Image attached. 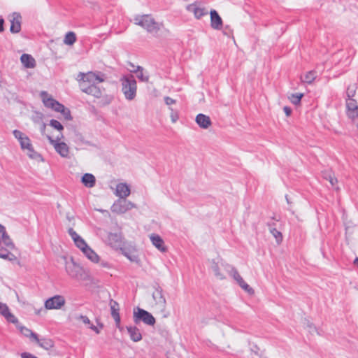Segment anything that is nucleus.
<instances>
[{
    "instance_id": "obj_23",
    "label": "nucleus",
    "mask_w": 358,
    "mask_h": 358,
    "mask_svg": "<svg viewBox=\"0 0 358 358\" xmlns=\"http://www.w3.org/2000/svg\"><path fill=\"white\" fill-rule=\"evenodd\" d=\"M127 332L131 341L138 342L142 340V335L139 329L136 326H127Z\"/></svg>"
},
{
    "instance_id": "obj_47",
    "label": "nucleus",
    "mask_w": 358,
    "mask_h": 358,
    "mask_svg": "<svg viewBox=\"0 0 358 358\" xmlns=\"http://www.w3.org/2000/svg\"><path fill=\"white\" fill-rule=\"evenodd\" d=\"M22 358H36V357L34 356L32 354L29 352H22L21 354Z\"/></svg>"
},
{
    "instance_id": "obj_28",
    "label": "nucleus",
    "mask_w": 358,
    "mask_h": 358,
    "mask_svg": "<svg viewBox=\"0 0 358 358\" xmlns=\"http://www.w3.org/2000/svg\"><path fill=\"white\" fill-rule=\"evenodd\" d=\"M134 73L137 74V78L142 82H148L149 75L144 72L143 68L141 66H138L136 69L132 71Z\"/></svg>"
},
{
    "instance_id": "obj_45",
    "label": "nucleus",
    "mask_w": 358,
    "mask_h": 358,
    "mask_svg": "<svg viewBox=\"0 0 358 358\" xmlns=\"http://www.w3.org/2000/svg\"><path fill=\"white\" fill-rule=\"evenodd\" d=\"M164 101L166 105L170 106L171 104H174L176 103V100L173 99L172 98L169 96L164 97Z\"/></svg>"
},
{
    "instance_id": "obj_20",
    "label": "nucleus",
    "mask_w": 358,
    "mask_h": 358,
    "mask_svg": "<svg viewBox=\"0 0 358 358\" xmlns=\"http://www.w3.org/2000/svg\"><path fill=\"white\" fill-rule=\"evenodd\" d=\"M195 122L200 128L203 129H208L212 124L210 117L202 113H199L196 116Z\"/></svg>"
},
{
    "instance_id": "obj_12",
    "label": "nucleus",
    "mask_w": 358,
    "mask_h": 358,
    "mask_svg": "<svg viewBox=\"0 0 358 358\" xmlns=\"http://www.w3.org/2000/svg\"><path fill=\"white\" fill-rule=\"evenodd\" d=\"M152 298L155 302L156 308L161 312H164L166 309V301L163 294L162 289L159 287L156 288L152 293Z\"/></svg>"
},
{
    "instance_id": "obj_7",
    "label": "nucleus",
    "mask_w": 358,
    "mask_h": 358,
    "mask_svg": "<svg viewBox=\"0 0 358 358\" xmlns=\"http://www.w3.org/2000/svg\"><path fill=\"white\" fill-rule=\"evenodd\" d=\"M63 137V134L60 133V134L56 136L55 138L50 136H48V138L50 143L54 147L57 153H58L63 158L69 159L71 157L70 148L66 143L61 141V139Z\"/></svg>"
},
{
    "instance_id": "obj_55",
    "label": "nucleus",
    "mask_w": 358,
    "mask_h": 358,
    "mask_svg": "<svg viewBox=\"0 0 358 358\" xmlns=\"http://www.w3.org/2000/svg\"><path fill=\"white\" fill-rule=\"evenodd\" d=\"M356 126L358 127V118H357V121H355V123Z\"/></svg>"
},
{
    "instance_id": "obj_36",
    "label": "nucleus",
    "mask_w": 358,
    "mask_h": 358,
    "mask_svg": "<svg viewBox=\"0 0 358 358\" xmlns=\"http://www.w3.org/2000/svg\"><path fill=\"white\" fill-rule=\"evenodd\" d=\"M3 317L6 319L8 322L11 323L17 324L18 322L17 317L13 314H12L9 310L7 311V313L4 315Z\"/></svg>"
},
{
    "instance_id": "obj_1",
    "label": "nucleus",
    "mask_w": 358,
    "mask_h": 358,
    "mask_svg": "<svg viewBox=\"0 0 358 358\" xmlns=\"http://www.w3.org/2000/svg\"><path fill=\"white\" fill-rule=\"evenodd\" d=\"M104 74L101 72L90 71L87 73H80L78 76L80 87L83 92L91 94L95 97L101 96V90L96 86L105 80Z\"/></svg>"
},
{
    "instance_id": "obj_3",
    "label": "nucleus",
    "mask_w": 358,
    "mask_h": 358,
    "mask_svg": "<svg viewBox=\"0 0 358 358\" xmlns=\"http://www.w3.org/2000/svg\"><path fill=\"white\" fill-rule=\"evenodd\" d=\"M134 22L154 36L158 33L162 27V24L155 21L150 15H136L134 17Z\"/></svg>"
},
{
    "instance_id": "obj_34",
    "label": "nucleus",
    "mask_w": 358,
    "mask_h": 358,
    "mask_svg": "<svg viewBox=\"0 0 358 358\" xmlns=\"http://www.w3.org/2000/svg\"><path fill=\"white\" fill-rule=\"evenodd\" d=\"M347 111L357 110L358 108L356 100L353 99H346Z\"/></svg>"
},
{
    "instance_id": "obj_38",
    "label": "nucleus",
    "mask_w": 358,
    "mask_h": 358,
    "mask_svg": "<svg viewBox=\"0 0 358 358\" xmlns=\"http://www.w3.org/2000/svg\"><path fill=\"white\" fill-rule=\"evenodd\" d=\"M50 125L59 131H62L64 129L62 124L56 120H51L50 122Z\"/></svg>"
},
{
    "instance_id": "obj_49",
    "label": "nucleus",
    "mask_w": 358,
    "mask_h": 358,
    "mask_svg": "<svg viewBox=\"0 0 358 358\" xmlns=\"http://www.w3.org/2000/svg\"><path fill=\"white\" fill-rule=\"evenodd\" d=\"M90 328L92 330H93L94 331H95L96 334H99V332H100V331H99V329H98L96 326H94V324H92L90 326Z\"/></svg>"
},
{
    "instance_id": "obj_52",
    "label": "nucleus",
    "mask_w": 358,
    "mask_h": 358,
    "mask_svg": "<svg viewBox=\"0 0 358 358\" xmlns=\"http://www.w3.org/2000/svg\"><path fill=\"white\" fill-rule=\"evenodd\" d=\"M8 257V255L7 253L1 254L0 253V257L3 259H7Z\"/></svg>"
},
{
    "instance_id": "obj_54",
    "label": "nucleus",
    "mask_w": 358,
    "mask_h": 358,
    "mask_svg": "<svg viewBox=\"0 0 358 358\" xmlns=\"http://www.w3.org/2000/svg\"><path fill=\"white\" fill-rule=\"evenodd\" d=\"M101 266H103V267H107L108 266V264L106 262H101Z\"/></svg>"
},
{
    "instance_id": "obj_30",
    "label": "nucleus",
    "mask_w": 358,
    "mask_h": 358,
    "mask_svg": "<svg viewBox=\"0 0 358 358\" xmlns=\"http://www.w3.org/2000/svg\"><path fill=\"white\" fill-rule=\"evenodd\" d=\"M76 41V36L72 31L68 32L64 39V43L69 45H72Z\"/></svg>"
},
{
    "instance_id": "obj_53",
    "label": "nucleus",
    "mask_w": 358,
    "mask_h": 358,
    "mask_svg": "<svg viewBox=\"0 0 358 358\" xmlns=\"http://www.w3.org/2000/svg\"><path fill=\"white\" fill-rule=\"evenodd\" d=\"M354 264L358 267V257H356L355 259L354 260Z\"/></svg>"
},
{
    "instance_id": "obj_8",
    "label": "nucleus",
    "mask_w": 358,
    "mask_h": 358,
    "mask_svg": "<svg viewBox=\"0 0 358 358\" xmlns=\"http://www.w3.org/2000/svg\"><path fill=\"white\" fill-rule=\"evenodd\" d=\"M133 319L136 324L142 322L145 324L153 326L156 322L155 318L150 313L138 307L134 310Z\"/></svg>"
},
{
    "instance_id": "obj_17",
    "label": "nucleus",
    "mask_w": 358,
    "mask_h": 358,
    "mask_svg": "<svg viewBox=\"0 0 358 358\" xmlns=\"http://www.w3.org/2000/svg\"><path fill=\"white\" fill-rule=\"evenodd\" d=\"M10 22V30L12 33H18L21 29V15L17 13H13L9 17Z\"/></svg>"
},
{
    "instance_id": "obj_29",
    "label": "nucleus",
    "mask_w": 358,
    "mask_h": 358,
    "mask_svg": "<svg viewBox=\"0 0 358 358\" xmlns=\"http://www.w3.org/2000/svg\"><path fill=\"white\" fill-rule=\"evenodd\" d=\"M19 329L24 336L29 337L33 341L36 339L37 334L34 333L31 329L22 326L19 327Z\"/></svg>"
},
{
    "instance_id": "obj_13",
    "label": "nucleus",
    "mask_w": 358,
    "mask_h": 358,
    "mask_svg": "<svg viewBox=\"0 0 358 358\" xmlns=\"http://www.w3.org/2000/svg\"><path fill=\"white\" fill-rule=\"evenodd\" d=\"M186 9L192 13L196 19H200L203 16L208 14L204 7L201 6L198 2L193 3L187 6Z\"/></svg>"
},
{
    "instance_id": "obj_46",
    "label": "nucleus",
    "mask_w": 358,
    "mask_h": 358,
    "mask_svg": "<svg viewBox=\"0 0 358 358\" xmlns=\"http://www.w3.org/2000/svg\"><path fill=\"white\" fill-rule=\"evenodd\" d=\"M308 331L310 334H314L315 332H317V329L313 324H308Z\"/></svg>"
},
{
    "instance_id": "obj_11",
    "label": "nucleus",
    "mask_w": 358,
    "mask_h": 358,
    "mask_svg": "<svg viewBox=\"0 0 358 358\" xmlns=\"http://www.w3.org/2000/svg\"><path fill=\"white\" fill-rule=\"evenodd\" d=\"M66 303L65 298L62 295H55L48 298L44 303V307L47 310L61 309Z\"/></svg>"
},
{
    "instance_id": "obj_19",
    "label": "nucleus",
    "mask_w": 358,
    "mask_h": 358,
    "mask_svg": "<svg viewBox=\"0 0 358 358\" xmlns=\"http://www.w3.org/2000/svg\"><path fill=\"white\" fill-rule=\"evenodd\" d=\"M131 193L130 187L127 183H119L116 186L115 195L120 199H126Z\"/></svg>"
},
{
    "instance_id": "obj_56",
    "label": "nucleus",
    "mask_w": 358,
    "mask_h": 358,
    "mask_svg": "<svg viewBox=\"0 0 358 358\" xmlns=\"http://www.w3.org/2000/svg\"><path fill=\"white\" fill-rule=\"evenodd\" d=\"M37 358V357H36Z\"/></svg>"
},
{
    "instance_id": "obj_48",
    "label": "nucleus",
    "mask_w": 358,
    "mask_h": 358,
    "mask_svg": "<svg viewBox=\"0 0 358 358\" xmlns=\"http://www.w3.org/2000/svg\"><path fill=\"white\" fill-rule=\"evenodd\" d=\"M283 110L287 116H289L292 113V110L289 107L285 106L283 108Z\"/></svg>"
},
{
    "instance_id": "obj_35",
    "label": "nucleus",
    "mask_w": 358,
    "mask_h": 358,
    "mask_svg": "<svg viewBox=\"0 0 358 358\" xmlns=\"http://www.w3.org/2000/svg\"><path fill=\"white\" fill-rule=\"evenodd\" d=\"M303 94L301 93H297V94H292L290 96H289V99L290 101L296 105L300 103L301 98L303 97Z\"/></svg>"
},
{
    "instance_id": "obj_32",
    "label": "nucleus",
    "mask_w": 358,
    "mask_h": 358,
    "mask_svg": "<svg viewBox=\"0 0 358 358\" xmlns=\"http://www.w3.org/2000/svg\"><path fill=\"white\" fill-rule=\"evenodd\" d=\"M316 78V72L314 71H310L309 72H307L302 79V81L308 84H310L314 81V80Z\"/></svg>"
},
{
    "instance_id": "obj_9",
    "label": "nucleus",
    "mask_w": 358,
    "mask_h": 358,
    "mask_svg": "<svg viewBox=\"0 0 358 358\" xmlns=\"http://www.w3.org/2000/svg\"><path fill=\"white\" fill-rule=\"evenodd\" d=\"M224 270L231 276L234 280L238 284V285L246 292L250 294H254V290L251 288L243 279V278L238 273L237 269L230 264L224 265Z\"/></svg>"
},
{
    "instance_id": "obj_18",
    "label": "nucleus",
    "mask_w": 358,
    "mask_h": 358,
    "mask_svg": "<svg viewBox=\"0 0 358 358\" xmlns=\"http://www.w3.org/2000/svg\"><path fill=\"white\" fill-rule=\"evenodd\" d=\"M226 264L223 263L222 261H215V259L211 260L210 262V268L214 273L215 276L220 280H224L226 278L224 273L220 272V266H222L224 268V265Z\"/></svg>"
},
{
    "instance_id": "obj_39",
    "label": "nucleus",
    "mask_w": 358,
    "mask_h": 358,
    "mask_svg": "<svg viewBox=\"0 0 358 358\" xmlns=\"http://www.w3.org/2000/svg\"><path fill=\"white\" fill-rule=\"evenodd\" d=\"M348 115L350 118L352 120L354 123H355V121H357L358 119V108L357 110H352L347 111Z\"/></svg>"
},
{
    "instance_id": "obj_42",
    "label": "nucleus",
    "mask_w": 358,
    "mask_h": 358,
    "mask_svg": "<svg viewBox=\"0 0 358 358\" xmlns=\"http://www.w3.org/2000/svg\"><path fill=\"white\" fill-rule=\"evenodd\" d=\"M9 310L8 306L6 303L0 302V314L4 316V315Z\"/></svg>"
},
{
    "instance_id": "obj_25",
    "label": "nucleus",
    "mask_w": 358,
    "mask_h": 358,
    "mask_svg": "<svg viewBox=\"0 0 358 358\" xmlns=\"http://www.w3.org/2000/svg\"><path fill=\"white\" fill-rule=\"evenodd\" d=\"M20 60L26 68H34L36 66L35 59L30 55L23 54Z\"/></svg>"
},
{
    "instance_id": "obj_4",
    "label": "nucleus",
    "mask_w": 358,
    "mask_h": 358,
    "mask_svg": "<svg viewBox=\"0 0 358 358\" xmlns=\"http://www.w3.org/2000/svg\"><path fill=\"white\" fill-rule=\"evenodd\" d=\"M122 92L128 101L134 100L136 96L137 83L133 75L129 74L120 78Z\"/></svg>"
},
{
    "instance_id": "obj_26",
    "label": "nucleus",
    "mask_w": 358,
    "mask_h": 358,
    "mask_svg": "<svg viewBox=\"0 0 358 358\" xmlns=\"http://www.w3.org/2000/svg\"><path fill=\"white\" fill-rule=\"evenodd\" d=\"M83 253L91 262H92L94 263L99 262V255L90 246H88L87 248H85V250H84Z\"/></svg>"
},
{
    "instance_id": "obj_14",
    "label": "nucleus",
    "mask_w": 358,
    "mask_h": 358,
    "mask_svg": "<svg viewBox=\"0 0 358 358\" xmlns=\"http://www.w3.org/2000/svg\"><path fill=\"white\" fill-rule=\"evenodd\" d=\"M110 312H111V316L114 319L115 322L116 327L120 330L122 331L123 327L120 324V316L119 313L120 308L119 304L113 300L110 301Z\"/></svg>"
},
{
    "instance_id": "obj_6",
    "label": "nucleus",
    "mask_w": 358,
    "mask_h": 358,
    "mask_svg": "<svg viewBox=\"0 0 358 358\" xmlns=\"http://www.w3.org/2000/svg\"><path fill=\"white\" fill-rule=\"evenodd\" d=\"M13 134L15 138L19 141L21 148L27 151V154L30 158L36 159L38 156V154L34 150L29 138L27 135L17 129L14 130Z\"/></svg>"
},
{
    "instance_id": "obj_10",
    "label": "nucleus",
    "mask_w": 358,
    "mask_h": 358,
    "mask_svg": "<svg viewBox=\"0 0 358 358\" xmlns=\"http://www.w3.org/2000/svg\"><path fill=\"white\" fill-rule=\"evenodd\" d=\"M136 207V205L130 201L118 199L112 206L111 210L117 214H123Z\"/></svg>"
},
{
    "instance_id": "obj_16",
    "label": "nucleus",
    "mask_w": 358,
    "mask_h": 358,
    "mask_svg": "<svg viewBox=\"0 0 358 358\" xmlns=\"http://www.w3.org/2000/svg\"><path fill=\"white\" fill-rule=\"evenodd\" d=\"M122 234L120 233H108L105 241L112 248H117L122 245Z\"/></svg>"
},
{
    "instance_id": "obj_24",
    "label": "nucleus",
    "mask_w": 358,
    "mask_h": 358,
    "mask_svg": "<svg viewBox=\"0 0 358 358\" xmlns=\"http://www.w3.org/2000/svg\"><path fill=\"white\" fill-rule=\"evenodd\" d=\"M83 185L87 187H93L96 183L95 177L91 173H85L81 179Z\"/></svg>"
},
{
    "instance_id": "obj_43",
    "label": "nucleus",
    "mask_w": 358,
    "mask_h": 358,
    "mask_svg": "<svg viewBox=\"0 0 358 358\" xmlns=\"http://www.w3.org/2000/svg\"><path fill=\"white\" fill-rule=\"evenodd\" d=\"M125 256L131 262H137V257L134 254H130L125 250Z\"/></svg>"
},
{
    "instance_id": "obj_40",
    "label": "nucleus",
    "mask_w": 358,
    "mask_h": 358,
    "mask_svg": "<svg viewBox=\"0 0 358 358\" xmlns=\"http://www.w3.org/2000/svg\"><path fill=\"white\" fill-rule=\"evenodd\" d=\"M76 318L77 320H80L83 324L88 325L89 327L92 324L90 319L85 315H79Z\"/></svg>"
},
{
    "instance_id": "obj_50",
    "label": "nucleus",
    "mask_w": 358,
    "mask_h": 358,
    "mask_svg": "<svg viewBox=\"0 0 358 358\" xmlns=\"http://www.w3.org/2000/svg\"><path fill=\"white\" fill-rule=\"evenodd\" d=\"M252 351L254 352L256 355H259V348L257 345L254 346L252 348Z\"/></svg>"
},
{
    "instance_id": "obj_21",
    "label": "nucleus",
    "mask_w": 358,
    "mask_h": 358,
    "mask_svg": "<svg viewBox=\"0 0 358 358\" xmlns=\"http://www.w3.org/2000/svg\"><path fill=\"white\" fill-rule=\"evenodd\" d=\"M211 27L216 30H220L222 27V20L215 10L210 12Z\"/></svg>"
},
{
    "instance_id": "obj_31",
    "label": "nucleus",
    "mask_w": 358,
    "mask_h": 358,
    "mask_svg": "<svg viewBox=\"0 0 358 358\" xmlns=\"http://www.w3.org/2000/svg\"><path fill=\"white\" fill-rule=\"evenodd\" d=\"M1 241H3L6 245H9L10 244V240L6 234L4 227L0 224V243Z\"/></svg>"
},
{
    "instance_id": "obj_5",
    "label": "nucleus",
    "mask_w": 358,
    "mask_h": 358,
    "mask_svg": "<svg viewBox=\"0 0 358 358\" xmlns=\"http://www.w3.org/2000/svg\"><path fill=\"white\" fill-rule=\"evenodd\" d=\"M41 96L45 106L52 108L57 112H60L66 120L71 119L69 110L66 109L64 106L54 99L46 92H42Z\"/></svg>"
},
{
    "instance_id": "obj_51",
    "label": "nucleus",
    "mask_w": 358,
    "mask_h": 358,
    "mask_svg": "<svg viewBox=\"0 0 358 358\" xmlns=\"http://www.w3.org/2000/svg\"><path fill=\"white\" fill-rule=\"evenodd\" d=\"M3 23H4L3 19L0 18V32H1L3 30Z\"/></svg>"
},
{
    "instance_id": "obj_41",
    "label": "nucleus",
    "mask_w": 358,
    "mask_h": 358,
    "mask_svg": "<svg viewBox=\"0 0 358 358\" xmlns=\"http://www.w3.org/2000/svg\"><path fill=\"white\" fill-rule=\"evenodd\" d=\"M325 178L329 181L331 186H334L337 183V179L331 173L327 174Z\"/></svg>"
},
{
    "instance_id": "obj_27",
    "label": "nucleus",
    "mask_w": 358,
    "mask_h": 358,
    "mask_svg": "<svg viewBox=\"0 0 358 358\" xmlns=\"http://www.w3.org/2000/svg\"><path fill=\"white\" fill-rule=\"evenodd\" d=\"M34 341H36L40 347L46 350H50L53 347V341L49 338L39 339L37 336L36 339H34Z\"/></svg>"
},
{
    "instance_id": "obj_44",
    "label": "nucleus",
    "mask_w": 358,
    "mask_h": 358,
    "mask_svg": "<svg viewBox=\"0 0 358 358\" xmlns=\"http://www.w3.org/2000/svg\"><path fill=\"white\" fill-rule=\"evenodd\" d=\"M170 109L171 110V121H172V122L175 123L178 119V113L176 112H174L171 108H170Z\"/></svg>"
},
{
    "instance_id": "obj_37",
    "label": "nucleus",
    "mask_w": 358,
    "mask_h": 358,
    "mask_svg": "<svg viewBox=\"0 0 358 358\" xmlns=\"http://www.w3.org/2000/svg\"><path fill=\"white\" fill-rule=\"evenodd\" d=\"M356 94V87L355 85H350L348 86L346 90V96L347 99H352Z\"/></svg>"
},
{
    "instance_id": "obj_15",
    "label": "nucleus",
    "mask_w": 358,
    "mask_h": 358,
    "mask_svg": "<svg viewBox=\"0 0 358 358\" xmlns=\"http://www.w3.org/2000/svg\"><path fill=\"white\" fill-rule=\"evenodd\" d=\"M68 232L76 247L78 248L82 252H83L84 250H85V248L89 246L81 236H80L72 228L69 229Z\"/></svg>"
},
{
    "instance_id": "obj_33",
    "label": "nucleus",
    "mask_w": 358,
    "mask_h": 358,
    "mask_svg": "<svg viewBox=\"0 0 358 358\" xmlns=\"http://www.w3.org/2000/svg\"><path fill=\"white\" fill-rule=\"evenodd\" d=\"M269 230L271 234L275 238L277 243L280 244L282 241V235L281 232L277 230L275 228H273L271 227H270Z\"/></svg>"
},
{
    "instance_id": "obj_2",
    "label": "nucleus",
    "mask_w": 358,
    "mask_h": 358,
    "mask_svg": "<svg viewBox=\"0 0 358 358\" xmlns=\"http://www.w3.org/2000/svg\"><path fill=\"white\" fill-rule=\"evenodd\" d=\"M65 261V271L66 274L73 280L79 282L88 280V275L84 268L77 264L72 257L69 259L64 257Z\"/></svg>"
},
{
    "instance_id": "obj_22",
    "label": "nucleus",
    "mask_w": 358,
    "mask_h": 358,
    "mask_svg": "<svg viewBox=\"0 0 358 358\" xmlns=\"http://www.w3.org/2000/svg\"><path fill=\"white\" fill-rule=\"evenodd\" d=\"M150 239L152 245L157 248L160 252H164L166 251V248L164 245L163 239L157 234H152L150 236Z\"/></svg>"
}]
</instances>
